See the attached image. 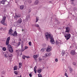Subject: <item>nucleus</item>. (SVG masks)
<instances>
[{
    "label": "nucleus",
    "instance_id": "obj_1",
    "mask_svg": "<svg viewBox=\"0 0 77 77\" xmlns=\"http://www.w3.org/2000/svg\"><path fill=\"white\" fill-rule=\"evenodd\" d=\"M45 35L47 41H48V39H50V42L51 44H54L55 42H54L53 35L50 33L49 34L48 32L45 33Z\"/></svg>",
    "mask_w": 77,
    "mask_h": 77
},
{
    "label": "nucleus",
    "instance_id": "obj_2",
    "mask_svg": "<svg viewBox=\"0 0 77 77\" xmlns=\"http://www.w3.org/2000/svg\"><path fill=\"white\" fill-rule=\"evenodd\" d=\"M6 18V17L5 16H4L1 21V23L2 24L4 25V26H7V23L6 22H5V21Z\"/></svg>",
    "mask_w": 77,
    "mask_h": 77
},
{
    "label": "nucleus",
    "instance_id": "obj_3",
    "mask_svg": "<svg viewBox=\"0 0 77 77\" xmlns=\"http://www.w3.org/2000/svg\"><path fill=\"white\" fill-rule=\"evenodd\" d=\"M66 40H68L70 38H71V34H66V35H64Z\"/></svg>",
    "mask_w": 77,
    "mask_h": 77
},
{
    "label": "nucleus",
    "instance_id": "obj_4",
    "mask_svg": "<svg viewBox=\"0 0 77 77\" xmlns=\"http://www.w3.org/2000/svg\"><path fill=\"white\" fill-rule=\"evenodd\" d=\"M51 48V46H48L46 50V51H47L48 52H50V51L52 50Z\"/></svg>",
    "mask_w": 77,
    "mask_h": 77
},
{
    "label": "nucleus",
    "instance_id": "obj_5",
    "mask_svg": "<svg viewBox=\"0 0 77 77\" xmlns=\"http://www.w3.org/2000/svg\"><path fill=\"white\" fill-rule=\"evenodd\" d=\"M21 23H22V19H21V18H20L18 20L17 22V25H20Z\"/></svg>",
    "mask_w": 77,
    "mask_h": 77
},
{
    "label": "nucleus",
    "instance_id": "obj_6",
    "mask_svg": "<svg viewBox=\"0 0 77 77\" xmlns=\"http://www.w3.org/2000/svg\"><path fill=\"white\" fill-rule=\"evenodd\" d=\"M75 50H72L71 51L70 54L72 56H74L75 54Z\"/></svg>",
    "mask_w": 77,
    "mask_h": 77
},
{
    "label": "nucleus",
    "instance_id": "obj_7",
    "mask_svg": "<svg viewBox=\"0 0 77 77\" xmlns=\"http://www.w3.org/2000/svg\"><path fill=\"white\" fill-rule=\"evenodd\" d=\"M11 36H17V31H14V33L11 34Z\"/></svg>",
    "mask_w": 77,
    "mask_h": 77
},
{
    "label": "nucleus",
    "instance_id": "obj_8",
    "mask_svg": "<svg viewBox=\"0 0 77 77\" xmlns=\"http://www.w3.org/2000/svg\"><path fill=\"white\" fill-rule=\"evenodd\" d=\"M12 32H13V30L12 29H11L9 30V31L8 32V34L9 35H11V34H12L13 33H12Z\"/></svg>",
    "mask_w": 77,
    "mask_h": 77
},
{
    "label": "nucleus",
    "instance_id": "obj_9",
    "mask_svg": "<svg viewBox=\"0 0 77 77\" xmlns=\"http://www.w3.org/2000/svg\"><path fill=\"white\" fill-rule=\"evenodd\" d=\"M20 8L21 10H23L24 8V5H22L20 6Z\"/></svg>",
    "mask_w": 77,
    "mask_h": 77
},
{
    "label": "nucleus",
    "instance_id": "obj_10",
    "mask_svg": "<svg viewBox=\"0 0 77 77\" xmlns=\"http://www.w3.org/2000/svg\"><path fill=\"white\" fill-rule=\"evenodd\" d=\"M39 3V1L36 0L34 2V4L35 5H38Z\"/></svg>",
    "mask_w": 77,
    "mask_h": 77
},
{
    "label": "nucleus",
    "instance_id": "obj_11",
    "mask_svg": "<svg viewBox=\"0 0 77 77\" xmlns=\"http://www.w3.org/2000/svg\"><path fill=\"white\" fill-rule=\"evenodd\" d=\"M66 32H67V33H69V28L67 27L66 28Z\"/></svg>",
    "mask_w": 77,
    "mask_h": 77
},
{
    "label": "nucleus",
    "instance_id": "obj_12",
    "mask_svg": "<svg viewBox=\"0 0 77 77\" xmlns=\"http://www.w3.org/2000/svg\"><path fill=\"white\" fill-rule=\"evenodd\" d=\"M55 43L56 45H59V44H60V42L57 40H56L55 42Z\"/></svg>",
    "mask_w": 77,
    "mask_h": 77
},
{
    "label": "nucleus",
    "instance_id": "obj_13",
    "mask_svg": "<svg viewBox=\"0 0 77 77\" xmlns=\"http://www.w3.org/2000/svg\"><path fill=\"white\" fill-rule=\"evenodd\" d=\"M9 51L11 53H13V50L12 48H10L8 49Z\"/></svg>",
    "mask_w": 77,
    "mask_h": 77
},
{
    "label": "nucleus",
    "instance_id": "obj_14",
    "mask_svg": "<svg viewBox=\"0 0 77 77\" xmlns=\"http://www.w3.org/2000/svg\"><path fill=\"white\" fill-rule=\"evenodd\" d=\"M8 57H9L10 59H12V54H9L8 55Z\"/></svg>",
    "mask_w": 77,
    "mask_h": 77
},
{
    "label": "nucleus",
    "instance_id": "obj_15",
    "mask_svg": "<svg viewBox=\"0 0 77 77\" xmlns=\"http://www.w3.org/2000/svg\"><path fill=\"white\" fill-rule=\"evenodd\" d=\"M42 71V69L40 68L38 70L37 72L38 73H41Z\"/></svg>",
    "mask_w": 77,
    "mask_h": 77
},
{
    "label": "nucleus",
    "instance_id": "obj_16",
    "mask_svg": "<svg viewBox=\"0 0 77 77\" xmlns=\"http://www.w3.org/2000/svg\"><path fill=\"white\" fill-rule=\"evenodd\" d=\"M37 68L36 66H35L34 68V71L35 72V74L36 73V68Z\"/></svg>",
    "mask_w": 77,
    "mask_h": 77
},
{
    "label": "nucleus",
    "instance_id": "obj_17",
    "mask_svg": "<svg viewBox=\"0 0 77 77\" xmlns=\"http://www.w3.org/2000/svg\"><path fill=\"white\" fill-rule=\"evenodd\" d=\"M33 57H34V59H35V60H36V58H37V57H38V55H34L33 56Z\"/></svg>",
    "mask_w": 77,
    "mask_h": 77
},
{
    "label": "nucleus",
    "instance_id": "obj_18",
    "mask_svg": "<svg viewBox=\"0 0 77 77\" xmlns=\"http://www.w3.org/2000/svg\"><path fill=\"white\" fill-rule=\"evenodd\" d=\"M34 26H35V27H39V24H35L34 25Z\"/></svg>",
    "mask_w": 77,
    "mask_h": 77
},
{
    "label": "nucleus",
    "instance_id": "obj_19",
    "mask_svg": "<svg viewBox=\"0 0 77 77\" xmlns=\"http://www.w3.org/2000/svg\"><path fill=\"white\" fill-rule=\"evenodd\" d=\"M0 4H2V5H4L5 4V2L2 0L0 2Z\"/></svg>",
    "mask_w": 77,
    "mask_h": 77
},
{
    "label": "nucleus",
    "instance_id": "obj_20",
    "mask_svg": "<svg viewBox=\"0 0 77 77\" xmlns=\"http://www.w3.org/2000/svg\"><path fill=\"white\" fill-rule=\"evenodd\" d=\"M65 52L64 51H62V52L61 53L62 56H64V55H65Z\"/></svg>",
    "mask_w": 77,
    "mask_h": 77
},
{
    "label": "nucleus",
    "instance_id": "obj_21",
    "mask_svg": "<svg viewBox=\"0 0 77 77\" xmlns=\"http://www.w3.org/2000/svg\"><path fill=\"white\" fill-rule=\"evenodd\" d=\"M21 16L20 14H18L17 15H16L15 16V17H17L18 18H20Z\"/></svg>",
    "mask_w": 77,
    "mask_h": 77
},
{
    "label": "nucleus",
    "instance_id": "obj_22",
    "mask_svg": "<svg viewBox=\"0 0 77 77\" xmlns=\"http://www.w3.org/2000/svg\"><path fill=\"white\" fill-rule=\"evenodd\" d=\"M17 66H15L14 67V71H15V70H17Z\"/></svg>",
    "mask_w": 77,
    "mask_h": 77
},
{
    "label": "nucleus",
    "instance_id": "obj_23",
    "mask_svg": "<svg viewBox=\"0 0 77 77\" xmlns=\"http://www.w3.org/2000/svg\"><path fill=\"white\" fill-rule=\"evenodd\" d=\"M11 48L12 47H11V46L10 45H8L7 48L8 49H9Z\"/></svg>",
    "mask_w": 77,
    "mask_h": 77
},
{
    "label": "nucleus",
    "instance_id": "obj_24",
    "mask_svg": "<svg viewBox=\"0 0 77 77\" xmlns=\"http://www.w3.org/2000/svg\"><path fill=\"white\" fill-rule=\"evenodd\" d=\"M9 41H8L6 40V45H9Z\"/></svg>",
    "mask_w": 77,
    "mask_h": 77
},
{
    "label": "nucleus",
    "instance_id": "obj_25",
    "mask_svg": "<svg viewBox=\"0 0 77 77\" xmlns=\"http://www.w3.org/2000/svg\"><path fill=\"white\" fill-rule=\"evenodd\" d=\"M45 51V48H42L41 49V51L42 52H44Z\"/></svg>",
    "mask_w": 77,
    "mask_h": 77
},
{
    "label": "nucleus",
    "instance_id": "obj_26",
    "mask_svg": "<svg viewBox=\"0 0 77 77\" xmlns=\"http://www.w3.org/2000/svg\"><path fill=\"white\" fill-rule=\"evenodd\" d=\"M32 10V9L31 8H29L28 9V12L29 13H30L31 12V11Z\"/></svg>",
    "mask_w": 77,
    "mask_h": 77
},
{
    "label": "nucleus",
    "instance_id": "obj_27",
    "mask_svg": "<svg viewBox=\"0 0 77 77\" xmlns=\"http://www.w3.org/2000/svg\"><path fill=\"white\" fill-rule=\"evenodd\" d=\"M69 70L70 71V73H71L72 72V71H73V69H72V68H70L69 69Z\"/></svg>",
    "mask_w": 77,
    "mask_h": 77
},
{
    "label": "nucleus",
    "instance_id": "obj_28",
    "mask_svg": "<svg viewBox=\"0 0 77 77\" xmlns=\"http://www.w3.org/2000/svg\"><path fill=\"white\" fill-rule=\"evenodd\" d=\"M10 37H8L6 40V41H10Z\"/></svg>",
    "mask_w": 77,
    "mask_h": 77
},
{
    "label": "nucleus",
    "instance_id": "obj_29",
    "mask_svg": "<svg viewBox=\"0 0 77 77\" xmlns=\"http://www.w3.org/2000/svg\"><path fill=\"white\" fill-rule=\"evenodd\" d=\"M27 2H28V3H32V0H28L27 1Z\"/></svg>",
    "mask_w": 77,
    "mask_h": 77
},
{
    "label": "nucleus",
    "instance_id": "obj_30",
    "mask_svg": "<svg viewBox=\"0 0 77 77\" xmlns=\"http://www.w3.org/2000/svg\"><path fill=\"white\" fill-rule=\"evenodd\" d=\"M25 50V48H21V52H23V51H24Z\"/></svg>",
    "mask_w": 77,
    "mask_h": 77
},
{
    "label": "nucleus",
    "instance_id": "obj_31",
    "mask_svg": "<svg viewBox=\"0 0 77 77\" xmlns=\"http://www.w3.org/2000/svg\"><path fill=\"white\" fill-rule=\"evenodd\" d=\"M45 57H48V53H46L45 54Z\"/></svg>",
    "mask_w": 77,
    "mask_h": 77
},
{
    "label": "nucleus",
    "instance_id": "obj_32",
    "mask_svg": "<svg viewBox=\"0 0 77 77\" xmlns=\"http://www.w3.org/2000/svg\"><path fill=\"white\" fill-rule=\"evenodd\" d=\"M39 20V18L36 17V21L35 22V23H37L38 22V21Z\"/></svg>",
    "mask_w": 77,
    "mask_h": 77
},
{
    "label": "nucleus",
    "instance_id": "obj_33",
    "mask_svg": "<svg viewBox=\"0 0 77 77\" xmlns=\"http://www.w3.org/2000/svg\"><path fill=\"white\" fill-rule=\"evenodd\" d=\"M25 57H26V56L25 55H23V56L22 57V58H23V59H25Z\"/></svg>",
    "mask_w": 77,
    "mask_h": 77
},
{
    "label": "nucleus",
    "instance_id": "obj_34",
    "mask_svg": "<svg viewBox=\"0 0 77 77\" xmlns=\"http://www.w3.org/2000/svg\"><path fill=\"white\" fill-rule=\"evenodd\" d=\"M38 77H42V75H41V74H38Z\"/></svg>",
    "mask_w": 77,
    "mask_h": 77
},
{
    "label": "nucleus",
    "instance_id": "obj_35",
    "mask_svg": "<svg viewBox=\"0 0 77 77\" xmlns=\"http://www.w3.org/2000/svg\"><path fill=\"white\" fill-rule=\"evenodd\" d=\"M2 50L3 51H6V48H5V47H4L2 48Z\"/></svg>",
    "mask_w": 77,
    "mask_h": 77
},
{
    "label": "nucleus",
    "instance_id": "obj_36",
    "mask_svg": "<svg viewBox=\"0 0 77 77\" xmlns=\"http://www.w3.org/2000/svg\"><path fill=\"white\" fill-rule=\"evenodd\" d=\"M29 46H31L32 45V42H29Z\"/></svg>",
    "mask_w": 77,
    "mask_h": 77
},
{
    "label": "nucleus",
    "instance_id": "obj_37",
    "mask_svg": "<svg viewBox=\"0 0 77 77\" xmlns=\"http://www.w3.org/2000/svg\"><path fill=\"white\" fill-rule=\"evenodd\" d=\"M14 73L16 75H17V74H18V73H17V71H14Z\"/></svg>",
    "mask_w": 77,
    "mask_h": 77
},
{
    "label": "nucleus",
    "instance_id": "obj_38",
    "mask_svg": "<svg viewBox=\"0 0 77 77\" xmlns=\"http://www.w3.org/2000/svg\"><path fill=\"white\" fill-rule=\"evenodd\" d=\"M72 64L73 65H76V63L75 62H73Z\"/></svg>",
    "mask_w": 77,
    "mask_h": 77
},
{
    "label": "nucleus",
    "instance_id": "obj_39",
    "mask_svg": "<svg viewBox=\"0 0 77 77\" xmlns=\"http://www.w3.org/2000/svg\"><path fill=\"white\" fill-rule=\"evenodd\" d=\"M65 76H66V77H68V75L67 74V73H65Z\"/></svg>",
    "mask_w": 77,
    "mask_h": 77
},
{
    "label": "nucleus",
    "instance_id": "obj_40",
    "mask_svg": "<svg viewBox=\"0 0 77 77\" xmlns=\"http://www.w3.org/2000/svg\"><path fill=\"white\" fill-rule=\"evenodd\" d=\"M23 46H24V45L23 44H21V48H23Z\"/></svg>",
    "mask_w": 77,
    "mask_h": 77
},
{
    "label": "nucleus",
    "instance_id": "obj_41",
    "mask_svg": "<svg viewBox=\"0 0 77 77\" xmlns=\"http://www.w3.org/2000/svg\"><path fill=\"white\" fill-rule=\"evenodd\" d=\"M21 43H20V42H19L17 44V47H18V46H19V45H20V44Z\"/></svg>",
    "mask_w": 77,
    "mask_h": 77
},
{
    "label": "nucleus",
    "instance_id": "obj_42",
    "mask_svg": "<svg viewBox=\"0 0 77 77\" xmlns=\"http://www.w3.org/2000/svg\"><path fill=\"white\" fill-rule=\"evenodd\" d=\"M8 54H6L5 55V57H6V58H7V57H8V56H7Z\"/></svg>",
    "mask_w": 77,
    "mask_h": 77
},
{
    "label": "nucleus",
    "instance_id": "obj_43",
    "mask_svg": "<svg viewBox=\"0 0 77 77\" xmlns=\"http://www.w3.org/2000/svg\"><path fill=\"white\" fill-rule=\"evenodd\" d=\"M54 20H55V21H58L57 19V18H55Z\"/></svg>",
    "mask_w": 77,
    "mask_h": 77
},
{
    "label": "nucleus",
    "instance_id": "obj_44",
    "mask_svg": "<svg viewBox=\"0 0 77 77\" xmlns=\"http://www.w3.org/2000/svg\"><path fill=\"white\" fill-rule=\"evenodd\" d=\"M29 75L30 77H32V74L31 73H30L29 74Z\"/></svg>",
    "mask_w": 77,
    "mask_h": 77
},
{
    "label": "nucleus",
    "instance_id": "obj_45",
    "mask_svg": "<svg viewBox=\"0 0 77 77\" xmlns=\"http://www.w3.org/2000/svg\"><path fill=\"white\" fill-rule=\"evenodd\" d=\"M48 56H51V53H48Z\"/></svg>",
    "mask_w": 77,
    "mask_h": 77
},
{
    "label": "nucleus",
    "instance_id": "obj_46",
    "mask_svg": "<svg viewBox=\"0 0 77 77\" xmlns=\"http://www.w3.org/2000/svg\"><path fill=\"white\" fill-rule=\"evenodd\" d=\"M55 60L56 62H58V59L56 58L55 59Z\"/></svg>",
    "mask_w": 77,
    "mask_h": 77
},
{
    "label": "nucleus",
    "instance_id": "obj_47",
    "mask_svg": "<svg viewBox=\"0 0 77 77\" xmlns=\"http://www.w3.org/2000/svg\"><path fill=\"white\" fill-rule=\"evenodd\" d=\"M38 29L39 31H41V28L40 27H38Z\"/></svg>",
    "mask_w": 77,
    "mask_h": 77
},
{
    "label": "nucleus",
    "instance_id": "obj_48",
    "mask_svg": "<svg viewBox=\"0 0 77 77\" xmlns=\"http://www.w3.org/2000/svg\"><path fill=\"white\" fill-rule=\"evenodd\" d=\"M28 47L27 46H25V50L27 49V48H28Z\"/></svg>",
    "mask_w": 77,
    "mask_h": 77
},
{
    "label": "nucleus",
    "instance_id": "obj_49",
    "mask_svg": "<svg viewBox=\"0 0 77 77\" xmlns=\"http://www.w3.org/2000/svg\"><path fill=\"white\" fill-rule=\"evenodd\" d=\"M77 9V8L76 7H74L73 8V10L74 11H75Z\"/></svg>",
    "mask_w": 77,
    "mask_h": 77
},
{
    "label": "nucleus",
    "instance_id": "obj_50",
    "mask_svg": "<svg viewBox=\"0 0 77 77\" xmlns=\"http://www.w3.org/2000/svg\"><path fill=\"white\" fill-rule=\"evenodd\" d=\"M26 57L27 58V59H29V58H30V56H28L27 57L26 56Z\"/></svg>",
    "mask_w": 77,
    "mask_h": 77
},
{
    "label": "nucleus",
    "instance_id": "obj_51",
    "mask_svg": "<svg viewBox=\"0 0 77 77\" xmlns=\"http://www.w3.org/2000/svg\"><path fill=\"white\" fill-rule=\"evenodd\" d=\"M43 46L44 47H46V44H44Z\"/></svg>",
    "mask_w": 77,
    "mask_h": 77
},
{
    "label": "nucleus",
    "instance_id": "obj_52",
    "mask_svg": "<svg viewBox=\"0 0 77 77\" xmlns=\"http://www.w3.org/2000/svg\"><path fill=\"white\" fill-rule=\"evenodd\" d=\"M22 66V65H19V68H20Z\"/></svg>",
    "mask_w": 77,
    "mask_h": 77
},
{
    "label": "nucleus",
    "instance_id": "obj_53",
    "mask_svg": "<svg viewBox=\"0 0 77 77\" xmlns=\"http://www.w3.org/2000/svg\"><path fill=\"white\" fill-rule=\"evenodd\" d=\"M60 23V21H58L57 22V24H59Z\"/></svg>",
    "mask_w": 77,
    "mask_h": 77
},
{
    "label": "nucleus",
    "instance_id": "obj_54",
    "mask_svg": "<svg viewBox=\"0 0 77 77\" xmlns=\"http://www.w3.org/2000/svg\"><path fill=\"white\" fill-rule=\"evenodd\" d=\"M19 65H22V63H19Z\"/></svg>",
    "mask_w": 77,
    "mask_h": 77
},
{
    "label": "nucleus",
    "instance_id": "obj_55",
    "mask_svg": "<svg viewBox=\"0 0 77 77\" xmlns=\"http://www.w3.org/2000/svg\"><path fill=\"white\" fill-rule=\"evenodd\" d=\"M68 68H69V69H70V68H71V66H69Z\"/></svg>",
    "mask_w": 77,
    "mask_h": 77
},
{
    "label": "nucleus",
    "instance_id": "obj_56",
    "mask_svg": "<svg viewBox=\"0 0 77 77\" xmlns=\"http://www.w3.org/2000/svg\"><path fill=\"white\" fill-rule=\"evenodd\" d=\"M2 1L4 2H7V0H2Z\"/></svg>",
    "mask_w": 77,
    "mask_h": 77
},
{
    "label": "nucleus",
    "instance_id": "obj_57",
    "mask_svg": "<svg viewBox=\"0 0 77 77\" xmlns=\"http://www.w3.org/2000/svg\"><path fill=\"white\" fill-rule=\"evenodd\" d=\"M71 0L70 1L71 2H74V0Z\"/></svg>",
    "mask_w": 77,
    "mask_h": 77
},
{
    "label": "nucleus",
    "instance_id": "obj_58",
    "mask_svg": "<svg viewBox=\"0 0 77 77\" xmlns=\"http://www.w3.org/2000/svg\"><path fill=\"white\" fill-rule=\"evenodd\" d=\"M75 20L77 21V17H76L75 19Z\"/></svg>",
    "mask_w": 77,
    "mask_h": 77
},
{
    "label": "nucleus",
    "instance_id": "obj_59",
    "mask_svg": "<svg viewBox=\"0 0 77 77\" xmlns=\"http://www.w3.org/2000/svg\"><path fill=\"white\" fill-rule=\"evenodd\" d=\"M19 42H21V39H20L19 40Z\"/></svg>",
    "mask_w": 77,
    "mask_h": 77
},
{
    "label": "nucleus",
    "instance_id": "obj_60",
    "mask_svg": "<svg viewBox=\"0 0 77 77\" xmlns=\"http://www.w3.org/2000/svg\"><path fill=\"white\" fill-rule=\"evenodd\" d=\"M39 60L40 62V61H41V60H42V59H39Z\"/></svg>",
    "mask_w": 77,
    "mask_h": 77
},
{
    "label": "nucleus",
    "instance_id": "obj_61",
    "mask_svg": "<svg viewBox=\"0 0 77 77\" xmlns=\"http://www.w3.org/2000/svg\"><path fill=\"white\" fill-rule=\"evenodd\" d=\"M21 55H22V53L21 52V53H20V56H21Z\"/></svg>",
    "mask_w": 77,
    "mask_h": 77
},
{
    "label": "nucleus",
    "instance_id": "obj_62",
    "mask_svg": "<svg viewBox=\"0 0 77 77\" xmlns=\"http://www.w3.org/2000/svg\"><path fill=\"white\" fill-rule=\"evenodd\" d=\"M72 5L74 4V2H72Z\"/></svg>",
    "mask_w": 77,
    "mask_h": 77
},
{
    "label": "nucleus",
    "instance_id": "obj_63",
    "mask_svg": "<svg viewBox=\"0 0 77 77\" xmlns=\"http://www.w3.org/2000/svg\"><path fill=\"white\" fill-rule=\"evenodd\" d=\"M49 3H51V1L49 2Z\"/></svg>",
    "mask_w": 77,
    "mask_h": 77
},
{
    "label": "nucleus",
    "instance_id": "obj_64",
    "mask_svg": "<svg viewBox=\"0 0 77 77\" xmlns=\"http://www.w3.org/2000/svg\"><path fill=\"white\" fill-rule=\"evenodd\" d=\"M22 77L21 75H20V77Z\"/></svg>",
    "mask_w": 77,
    "mask_h": 77
}]
</instances>
